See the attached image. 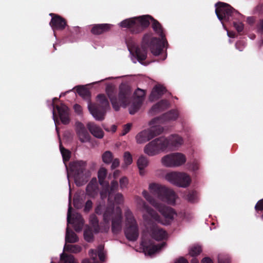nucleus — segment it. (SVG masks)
Listing matches in <instances>:
<instances>
[{
  "label": "nucleus",
  "instance_id": "obj_62",
  "mask_svg": "<svg viewBox=\"0 0 263 263\" xmlns=\"http://www.w3.org/2000/svg\"><path fill=\"white\" fill-rule=\"evenodd\" d=\"M52 114H53V120L54 121V123H55V126H57V121L55 120V117H54V110L52 111Z\"/></svg>",
  "mask_w": 263,
  "mask_h": 263
},
{
  "label": "nucleus",
  "instance_id": "obj_28",
  "mask_svg": "<svg viewBox=\"0 0 263 263\" xmlns=\"http://www.w3.org/2000/svg\"><path fill=\"white\" fill-rule=\"evenodd\" d=\"M111 25L109 24H101L95 25L92 29L91 32L95 34H100L109 29Z\"/></svg>",
  "mask_w": 263,
  "mask_h": 263
},
{
  "label": "nucleus",
  "instance_id": "obj_4",
  "mask_svg": "<svg viewBox=\"0 0 263 263\" xmlns=\"http://www.w3.org/2000/svg\"><path fill=\"white\" fill-rule=\"evenodd\" d=\"M95 212L98 215H103V223L99 226L96 216L94 214L91 215L89 217V222L95 232H108L110 228V222L111 230L114 233L117 234L121 231L122 215L121 209L119 206L115 207L114 205L105 206L100 203L97 205Z\"/></svg>",
  "mask_w": 263,
  "mask_h": 263
},
{
  "label": "nucleus",
  "instance_id": "obj_64",
  "mask_svg": "<svg viewBox=\"0 0 263 263\" xmlns=\"http://www.w3.org/2000/svg\"><path fill=\"white\" fill-rule=\"evenodd\" d=\"M258 8L260 7V9L263 8V4L258 6Z\"/></svg>",
  "mask_w": 263,
  "mask_h": 263
},
{
  "label": "nucleus",
  "instance_id": "obj_49",
  "mask_svg": "<svg viewBox=\"0 0 263 263\" xmlns=\"http://www.w3.org/2000/svg\"><path fill=\"white\" fill-rule=\"evenodd\" d=\"M218 263H230L229 259L228 257H224L221 255L218 257Z\"/></svg>",
  "mask_w": 263,
  "mask_h": 263
},
{
  "label": "nucleus",
  "instance_id": "obj_35",
  "mask_svg": "<svg viewBox=\"0 0 263 263\" xmlns=\"http://www.w3.org/2000/svg\"><path fill=\"white\" fill-rule=\"evenodd\" d=\"M202 249L200 246L195 245L190 248L189 253L191 256H195L199 255Z\"/></svg>",
  "mask_w": 263,
  "mask_h": 263
},
{
  "label": "nucleus",
  "instance_id": "obj_44",
  "mask_svg": "<svg viewBox=\"0 0 263 263\" xmlns=\"http://www.w3.org/2000/svg\"><path fill=\"white\" fill-rule=\"evenodd\" d=\"M73 204L77 209H81L83 206V202L79 198H74L73 200Z\"/></svg>",
  "mask_w": 263,
  "mask_h": 263
},
{
  "label": "nucleus",
  "instance_id": "obj_63",
  "mask_svg": "<svg viewBox=\"0 0 263 263\" xmlns=\"http://www.w3.org/2000/svg\"><path fill=\"white\" fill-rule=\"evenodd\" d=\"M110 78H106V79H102V80H100V81H99L93 82V84H96V83H99V82H100L103 81H104V80H106V79H110Z\"/></svg>",
  "mask_w": 263,
  "mask_h": 263
},
{
  "label": "nucleus",
  "instance_id": "obj_51",
  "mask_svg": "<svg viewBox=\"0 0 263 263\" xmlns=\"http://www.w3.org/2000/svg\"><path fill=\"white\" fill-rule=\"evenodd\" d=\"M236 48L239 51H242L245 46V43L242 41L237 42L236 44Z\"/></svg>",
  "mask_w": 263,
  "mask_h": 263
},
{
  "label": "nucleus",
  "instance_id": "obj_20",
  "mask_svg": "<svg viewBox=\"0 0 263 263\" xmlns=\"http://www.w3.org/2000/svg\"><path fill=\"white\" fill-rule=\"evenodd\" d=\"M86 195L91 198H95L99 193V186L96 178H93L87 185Z\"/></svg>",
  "mask_w": 263,
  "mask_h": 263
},
{
  "label": "nucleus",
  "instance_id": "obj_25",
  "mask_svg": "<svg viewBox=\"0 0 263 263\" xmlns=\"http://www.w3.org/2000/svg\"><path fill=\"white\" fill-rule=\"evenodd\" d=\"M161 120L159 121V122L155 123L154 124H151V121L149 122V125L151 126L149 129L151 134L153 136V137L160 135L163 132V128L160 125V124H163V123L161 122Z\"/></svg>",
  "mask_w": 263,
  "mask_h": 263
},
{
  "label": "nucleus",
  "instance_id": "obj_13",
  "mask_svg": "<svg viewBox=\"0 0 263 263\" xmlns=\"http://www.w3.org/2000/svg\"><path fill=\"white\" fill-rule=\"evenodd\" d=\"M71 206L69 202L67 217V224L68 225L69 223L72 224L73 226L75 231L79 232L82 229L84 224V220L81 215L78 213H74L71 216Z\"/></svg>",
  "mask_w": 263,
  "mask_h": 263
},
{
  "label": "nucleus",
  "instance_id": "obj_11",
  "mask_svg": "<svg viewBox=\"0 0 263 263\" xmlns=\"http://www.w3.org/2000/svg\"><path fill=\"white\" fill-rule=\"evenodd\" d=\"M186 160L185 156L181 153L166 155L161 159V163L166 167H178L184 164Z\"/></svg>",
  "mask_w": 263,
  "mask_h": 263
},
{
  "label": "nucleus",
  "instance_id": "obj_32",
  "mask_svg": "<svg viewBox=\"0 0 263 263\" xmlns=\"http://www.w3.org/2000/svg\"><path fill=\"white\" fill-rule=\"evenodd\" d=\"M60 260L63 263H78L73 256L62 253L60 255Z\"/></svg>",
  "mask_w": 263,
  "mask_h": 263
},
{
  "label": "nucleus",
  "instance_id": "obj_18",
  "mask_svg": "<svg viewBox=\"0 0 263 263\" xmlns=\"http://www.w3.org/2000/svg\"><path fill=\"white\" fill-rule=\"evenodd\" d=\"M178 117V112L177 110H172L160 117L156 118L151 121V124L159 122V121H161V122L165 123L167 121L175 120Z\"/></svg>",
  "mask_w": 263,
  "mask_h": 263
},
{
  "label": "nucleus",
  "instance_id": "obj_17",
  "mask_svg": "<svg viewBox=\"0 0 263 263\" xmlns=\"http://www.w3.org/2000/svg\"><path fill=\"white\" fill-rule=\"evenodd\" d=\"M76 132L80 141L82 143L87 142L90 140V136L84 125L80 122L76 123Z\"/></svg>",
  "mask_w": 263,
  "mask_h": 263
},
{
  "label": "nucleus",
  "instance_id": "obj_40",
  "mask_svg": "<svg viewBox=\"0 0 263 263\" xmlns=\"http://www.w3.org/2000/svg\"><path fill=\"white\" fill-rule=\"evenodd\" d=\"M112 159V153L109 151L105 152L102 155V160L103 161L106 163H110Z\"/></svg>",
  "mask_w": 263,
  "mask_h": 263
},
{
  "label": "nucleus",
  "instance_id": "obj_21",
  "mask_svg": "<svg viewBox=\"0 0 263 263\" xmlns=\"http://www.w3.org/2000/svg\"><path fill=\"white\" fill-rule=\"evenodd\" d=\"M57 109L61 122L64 124H68L69 121L68 107L64 104H61L60 106H57Z\"/></svg>",
  "mask_w": 263,
  "mask_h": 263
},
{
  "label": "nucleus",
  "instance_id": "obj_58",
  "mask_svg": "<svg viewBox=\"0 0 263 263\" xmlns=\"http://www.w3.org/2000/svg\"><path fill=\"white\" fill-rule=\"evenodd\" d=\"M255 20L253 17H248L247 19V22L249 24H252L254 23Z\"/></svg>",
  "mask_w": 263,
  "mask_h": 263
},
{
  "label": "nucleus",
  "instance_id": "obj_27",
  "mask_svg": "<svg viewBox=\"0 0 263 263\" xmlns=\"http://www.w3.org/2000/svg\"><path fill=\"white\" fill-rule=\"evenodd\" d=\"M148 164V160L146 157L141 156L138 159L137 165L139 169V173L141 176L144 175V168L147 166Z\"/></svg>",
  "mask_w": 263,
  "mask_h": 263
},
{
  "label": "nucleus",
  "instance_id": "obj_34",
  "mask_svg": "<svg viewBox=\"0 0 263 263\" xmlns=\"http://www.w3.org/2000/svg\"><path fill=\"white\" fill-rule=\"evenodd\" d=\"M107 170L103 167L101 168L98 171V177L99 183L101 185H104V179L106 177Z\"/></svg>",
  "mask_w": 263,
  "mask_h": 263
},
{
  "label": "nucleus",
  "instance_id": "obj_6",
  "mask_svg": "<svg viewBox=\"0 0 263 263\" xmlns=\"http://www.w3.org/2000/svg\"><path fill=\"white\" fill-rule=\"evenodd\" d=\"M69 171L73 175L78 185H81L86 182L91 174V171L86 168V162L82 160L71 162Z\"/></svg>",
  "mask_w": 263,
  "mask_h": 263
},
{
  "label": "nucleus",
  "instance_id": "obj_56",
  "mask_svg": "<svg viewBox=\"0 0 263 263\" xmlns=\"http://www.w3.org/2000/svg\"><path fill=\"white\" fill-rule=\"evenodd\" d=\"M175 263H189V262L185 258L181 257L177 260Z\"/></svg>",
  "mask_w": 263,
  "mask_h": 263
},
{
  "label": "nucleus",
  "instance_id": "obj_57",
  "mask_svg": "<svg viewBox=\"0 0 263 263\" xmlns=\"http://www.w3.org/2000/svg\"><path fill=\"white\" fill-rule=\"evenodd\" d=\"M105 130L107 131V132H109V131H111L112 133H114L116 132V129H117V126L115 125H112L111 126V129L110 130H109L108 128H104Z\"/></svg>",
  "mask_w": 263,
  "mask_h": 263
},
{
  "label": "nucleus",
  "instance_id": "obj_3",
  "mask_svg": "<svg viewBox=\"0 0 263 263\" xmlns=\"http://www.w3.org/2000/svg\"><path fill=\"white\" fill-rule=\"evenodd\" d=\"M106 92L115 110H118L120 106L124 108L129 106V112L130 115L135 114L139 109L145 95L144 90L138 88L135 91L134 98L130 104L132 90L130 87L125 83H122L120 85L118 98L116 96V87L112 84H108L106 85Z\"/></svg>",
  "mask_w": 263,
  "mask_h": 263
},
{
  "label": "nucleus",
  "instance_id": "obj_8",
  "mask_svg": "<svg viewBox=\"0 0 263 263\" xmlns=\"http://www.w3.org/2000/svg\"><path fill=\"white\" fill-rule=\"evenodd\" d=\"M164 178L171 184L179 187L186 188L192 182L190 175L183 172L171 171L166 173Z\"/></svg>",
  "mask_w": 263,
  "mask_h": 263
},
{
  "label": "nucleus",
  "instance_id": "obj_5",
  "mask_svg": "<svg viewBox=\"0 0 263 263\" xmlns=\"http://www.w3.org/2000/svg\"><path fill=\"white\" fill-rule=\"evenodd\" d=\"M148 190L161 201L171 205L176 203L178 196L172 189L159 183H151L148 185Z\"/></svg>",
  "mask_w": 263,
  "mask_h": 263
},
{
  "label": "nucleus",
  "instance_id": "obj_22",
  "mask_svg": "<svg viewBox=\"0 0 263 263\" xmlns=\"http://www.w3.org/2000/svg\"><path fill=\"white\" fill-rule=\"evenodd\" d=\"M87 128L90 133L97 138H102L104 136V133L102 129L95 123L89 122L87 124Z\"/></svg>",
  "mask_w": 263,
  "mask_h": 263
},
{
  "label": "nucleus",
  "instance_id": "obj_15",
  "mask_svg": "<svg viewBox=\"0 0 263 263\" xmlns=\"http://www.w3.org/2000/svg\"><path fill=\"white\" fill-rule=\"evenodd\" d=\"M166 143L167 152L179 147L183 142V139L178 135H172L168 137H164Z\"/></svg>",
  "mask_w": 263,
  "mask_h": 263
},
{
  "label": "nucleus",
  "instance_id": "obj_12",
  "mask_svg": "<svg viewBox=\"0 0 263 263\" xmlns=\"http://www.w3.org/2000/svg\"><path fill=\"white\" fill-rule=\"evenodd\" d=\"M215 7V13L220 21H230L235 14L238 13L231 6L224 3H217Z\"/></svg>",
  "mask_w": 263,
  "mask_h": 263
},
{
  "label": "nucleus",
  "instance_id": "obj_10",
  "mask_svg": "<svg viewBox=\"0 0 263 263\" xmlns=\"http://www.w3.org/2000/svg\"><path fill=\"white\" fill-rule=\"evenodd\" d=\"M144 152L149 156H154L161 153L167 152L164 137H160L150 141L144 146Z\"/></svg>",
  "mask_w": 263,
  "mask_h": 263
},
{
  "label": "nucleus",
  "instance_id": "obj_43",
  "mask_svg": "<svg viewBox=\"0 0 263 263\" xmlns=\"http://www.w3.org/2000/svg\"><path fill=\"white\" fill-rule=\"evenodd\" d=\"M120 187L121 189L123 190L127 187L128 184V179L125 177H121L119 180Z\"/></svg>",
  "mask_w": 263,
  "mask_h": 263
},
{
  "label": "nucleus",
  "instance_id": "obj_37",
  "mask_svg": "<svg viewBox=\"0 0 263 263\" xmlns=\"http://www.w3.org/2000/svg\"><path fill=\"white\" fill-rule=\"evenodd\" d=\"M60 149L61 151V153L62 155L63 160L64 162L65 163L66 161H67L69 160L70 156V152L65 149L61 144L60 145Z\"/></svg>",
  "mask_w": 263,
  "mask_h": 263
},
{
  "label": "nucleus",
  "instance_id": "obj_45",
  "mask_svg": "<svg viewBox=\"0 0 263 263\" xmlns=\"http://www.w3.org/2000/svg\"><path fill=\"white\" fill-rule=\"evenodd\" d=\"M257 31L261 34H263V19L260 20L256 25Z\"/></svg>",
  "mask_w": 263,
  "mask_h": 263
},
{
  "label": "nucleus",
  "instance_id": "obj_1",
  "mask_svg": "<svg viewBox=\"0 0 263 263\" xmlns=\"http://www.w3.org/2000/svg\"><path fill=\"white\" fill-rule=\"evenodd\" d=\"M150 20L153 30L160 36L161 40L153 37L152 33H147L143 36L141 47L130 45L129 43L127 42L128 50L132 55V60L134 63L138 61L143 64V61L147 57L148 48L155 55L161 53L165 44H167L163 29L157 21L148 15L126 19L120 23L121 27L128 28L133 33H137L149 25Z\"/></svg>",
  "mask_w": 263,
  "mask_h": 263
},
{
  "label": "nucleus",
  "instance_id": "obj_2",
  "mask_svg": "<svg viewBox=\"0 0 263 263\" xmlns=\"http://www.w3.org/2000/svg\"><path fill=\"white\" fill-rule=\"evenodd\" d=\"M142 195L147 202L161 214L164 218V220H162L156 211L141 197L136 196L135 202L137 207L142 213L145 227L148 231H149L153 239L157 241L164 239L166 237L165 231L158 227L156 223L164 225L169 224L176 216V212L172 208L168 207L158 201L147 191H143Z\"/></svg>",
  "mask_w": 263,
  "mask_h": 263
},
{
  "label": "nucleus",
  "instance_id": "obj_23",
  "mask_svg": "<svg viewBox=\"0 0 263 263\" xmlns=\"http://www.w3.org/2000/svg\"><path fill=\"white\" fill-rule=\"evenodd\" d=\"M153 138L149 129L143 130L138 134L136 137L137 143L141 144Z\"/></svg>",
  "mask_w": 263,
  "mask_h": 263
},
{
  "label": "nucleus",
  "instance_id": "obj_59",
  "mask_svg": "<svg viewBox=\"0 0 263 263\" xmlns=\"http://www.w3.org/2000/svg\"><path fill=\"white\" fill-rule=\"evenodd\" d=\"M227 35L230 37H235V33L232 32H229L227 31Z\"/></svg>",
  "mask_w": 263,
  "mask_h": 263
},
{
  "label": "nucleus",
  "instance_id": "obj_54",
  "mask_svg": "<svg viewBox=\"0 0 263 263\" xmlns=\"http://www.w3.org/2000/svg\"><path fill=\"white\" fill-rule=\"evenodd\" d=\"M119 160L118 159H115L113 160L111 164L112 168H115L119 165Z\"/></svg>",
  "mask_w": 263,
  "mask_h": 263
},
{
  "label": "nucleus",
  "instance_id": "obj_30",
  "mask_svg": "<svg viewBox=\"0 0 263 263\" xmlns=\"http://www.w3.org/2000/svg\"><path fill=\"white\" fill-rule=\"evenodd\" d=\"M82 247L77 245H67L65 244L64 247V251H67L72 253H78L81 252Z\"/></svg>",
  "mask_w": 263,
  "mask_h": 263
},
{
  "label": "nucleus",
  "instance_id": "obj_42",
  "mask_svg": "<svg viewBox=\"0 0 263 263\" xmlns=\"http://www.w3.org/2000/svg\"><path fill=\"white\" fill-rule=\"evenodd\" d=\"M103 247L101 245L99 246L97 249L94 250V252H96L97 256H98L101 261H104L105 258V255L103 252Z\"/></svg>",
  "mask_w": 263,
  "mask_h": 263
},
{
  "label": "nucleus",
  "instance_id": "obj_14",
  "mask_svg": "<svg viewBox=\"0 0 263 263\" xmlns=\"http://www.w3.org/2000/svg\"><path fill=\"white\" fill-rule=\"evenodd\" d=\"M165 243L163 242L158 245H155L152 240H147L143 238L141 246L143 247V251L145 255H152L154 253L160 251L164 246Z\"/></svg>",
  "mask_w": 263,
  "mask_h": 263
},
{
  "label": "nucleus",
  "instance_id": "obj_29",
  "mask_svg": "<svg viewBox=\"0 0 263 263\" xmlns=\"http://www.w3.org/2000/svg\"><path fill=\"white\" fill-rule=\"evenodd\" d=\"M78 237L77 235L71 230L69 229L68 226L67 227L66 235H65V242L66 243H74L78 241Z\"/></svg>",
  "mask_w": 263,
  "mask_h": 263
},
{
  "label": "nucleus",
  "instance_id": "obj_26",
  "mask_svg": "<svg viewBox=\"0 0 263 263\" xmlns=\"http://www.w3.org/2000/svg\"><path fill=\"white\" fill-rule=\"evenodd\" d=\"M169 103L166 100H162L154 105L150 112L153 114L158 113L168 107Z\"/></svg>",
  "mask_w": 263,
  "mask_h": 263
},
{
  "label": "nucleus",
  "instance_id": "obj_48",
  "mask_svg": "<svg viewBox=\"0 0 263 263\" xmlns=\"http://www.w3.org/2000/svg\"><path fill=\"white\" fill-rule=\"evenodd\" d=\"M132 124L131 123H128L124 125L122 133L121 134V135L124 136L126 135L127 133L129 132L130 130L131 127H132Z\"/></svg>",
  "mask_w": 263,
  "mask_h": 263
},
{
  "label": "nucleus",
  "instance_id": "obj_60",
  "mask_svg": "<svg viewBox=\"0 0 263 263\" xmlns=\"http://www.w3.org/2000/svg\"><path fill=\"white\" fill-rule=\"evenodd\" d=\"M119 171H116L114 172L113 176L115 178L117 177V176L119 175Z\"/></svg>",
  "mask_w": 263,
  "mask_h": 263
},
{
  "label": "nucleus",
  "instance_id": "obj_47",
  "mask_svg": "<svg viewBox=\"0 0 263 263\" xmlns=\"http://www.w3.org/2000/svg\"><path fill=\"white\" fill-rule=\"evenodd\" d=\"M234 26L238 32H241L243 29V24L241 22L234 23Z\"/></svg>",
  "mask_w": 263,
  "mask_h": 263
},
{
  "label": "nucleus",
  "instance_id": "obj_50",
  "mask_svg": "<svg viewBox=\"0 0 263 263\" xmlns=\"http://www.w3.org/2000/svg\"><path fill=\"white\" fill-rule=\"evenodd\" d=\"M255 209L256 211L257 210H263V199L259 200L256 203Z\"/></svg>",
  "mask_w": 263,
  "mask_h": 263
},
{
  "label": "nucleus",
  "instance_id": "obj_46",
  "mask_svg": "<svg viewBox=\"0 0 263 263\" xmlns=\"http://www.w3.org/2000/svg\"><path fill=\"white\" fill-rule=\"evenodd\" d=\"M92 206V202L90 200H88L85 204L84 211L85 212H88Z\"/></svg>",
  "mask_w": 263,
  "mask_h": 263
},
{
  "label": "nucleus",
  "instance_id": "obj_31",
  "mask_svg": "<svg viewBox=\"0 0 263 263\" xmlns=\"http://www.w3.org/2000/svg\"><path fill=\"white\" fill-rule=\"evenodd\" d=\"M77 93L83 98L86 100H89L90 98L89 91L84 86H78L77 88Z\"/></svg>",
  "mask_w": 263,
  "mask_h": 263
},
{
  "label": "nucleus",
  "instance_id": "obj_19",
  "mask_svg": "<svg viewBox=\"0 0 263 263\" xmlns=\"http://www.w3.org/2000/svg\"><path fill=\"white\" fill-rule=\"evenodd\" d=\"M50 15L51 16H54L52 17L51 22H50V25L53 31H54V30H63L64 29L66 23L64 18L58 15L52 13H50Z\"/></svg>",
  "mask_w": 263,
  "mask_h": 263
},
{
  "label": "nucleus",
  "instance_id": "obj_16",
  "mask_svg": "<svg viewBox=\"0 0 263 263\" xmlns=\"http://www.w3.org/2000/svg\"><path fill=\"white\" fill-rule=\"evenodd\" d=\"M119 187V184L117 181L112 180L110 183V185L109 186V184L107 183L106 184V188L104 190H103L100 192V196L102 200H104L105 198L108 196V200L109 205H114V204H111L112 202V194L118 190Z\"/></svg>",
  "mask_w": 263,
  "mask_h": 263
},
{
  "label": "nucleus",
  "instance_id": "obj_9",
  "mask_svg": "<svg viewBox=\"0 0 263 263\" xmlns=\"http://www.w3.org/2000/svg\"><path fill=\"white\" fill-rule=\"evenodd\" d=\"M125 234L127 239L135 241L139 236L138 224L132 212L127 209L125 212Z\"/></svg>",
  "mask_w": 263,
  "mask_h": 263
},
{
  "label": "nucleus",
  "instance_id": "obj_24",
  "mask_svg": "<svg viewBox=\"0 0 263 263\" xmlns=\"http://www.w3.org/2000/svg\"><path fill=\"white\" fill-rule=\"evenodd\" d=\"M165 91V89L164 87L160 85H156L153 88L151 94L149 96V100L151 101H154L162 96V95Z\"/></svg>",
  "mask_w": 263,
  "mask_h": 263
},
{
  "label": "nucleus",
  "instance_id": "obj_41",
  "mask_svg": "<svg viewBox=\"0 0 263 263\" xmlns=\"http://www.w3.org/2000/svg\"><path fill=\"white\" fill-rule=\"evenodd\" d=\"M114 202L117 204H122L124 202L123 195L120 193H117L114 195Z\"/></svg>",
  "mask_w": 263,
  "mask_h": 263
},
{
  "label": "nucleus",
  "instance_id": "obj_55",
  "mask_svg": "<svg viewBox=\"0 0 263 263\" xmlns=\"http://www.w3.org/2000/svg\"><path fill=\"white\" fill-rule=\"evenodd\" d=\"M201 263H213L212 259L208 257L203 258L201 260Z\"/></svg>",
  "mask_w": 263,
  "mask_h": 263
},
{
  "label": "nucleus",
  "instance_id": "obj_7",
  "mask_svg": "<svg viewBox=\"0 0 263 263\" xmlns=\"http://www.w3.org/2000/svg\"><path fill=\"white\" fill-rule=\"evenodd\" d=\"M98 104H91L88 102V108L93 117L98 121H102L107 110L109 109V103L104 95H99L97 96Z\"/></svg>",
  "mask_w": 263,
  "mask_h": 263
},
{
  "label": "nucleus",
  "instance_id": "obj_61",
  "mask_svg": "<svg viewBox=\"0 0 263 263\" xmlns=\"http://www.w3.org/2000/svg\"><path fill=\"white\" fill-rule=\"evenodd\" d=\"M191 263H199V261L196 258H193Z\"/></svg>",
  "mask_w": 263,
  "mask_h": 263
},
{
  "label": "nucleus",
  "instance_id": "obj_39",
  "mask_svg": "<svg viewBox=\"0 0 263 263\" xmlns=\"http://www.w3.org/2000/svg\"><path fill=\"white\" fill-rule=\"evenodd\" d=\"M124 164L123 166V167H126L128 165H130V164H132V163L133 162V159H132V155H130V154L129 152H126L124 153Z\"/></svg>",
  "mask_w": 263,
  "mask_h": 263
},
{
  "label": "nucleus",
  "instance_id": "obj_33",
  "mask_svg": "<svg viewBox=\"0 0 263 263\" xmlns=\"http://www.w3.org/2000/svg\"><path fill=\"white\" fill-rule=\"evenodd\" d=\"M89 255L90 257V260L88 259H84L82 260V263H100L97 260V254L96 252H94L93 249H91L89 251Z\"/></svg>",
  "mask_w": 263,
  "mask_h": 263
},
{
  "label": "nucleus",
  "instance_id": "obj_38",
  "mask_svg": "<svg viewBox=\"0 0 263 263\" xmlns=\"http://www.w3.org/2000/svg\"><path fill=\"white\" fill-rule=\"evenodd\" d=\"M84 237L86 241L90 242L93 240V234L89 228H86L84 232Z\"/></svg>",
  "mask_w": 263,
  "mask_h": 263
},
{
  "label": "nucleus",
  "instance_id": "obj_52",
  "mask_svg": "<svg viewBox=\"0 0 263 263\" xmlns=\"http://www.w3.org/2000/svg\"><path fill=\"white\" fill-rule=\"evenodd\" d=\"M190 168L194 171H195L198 169V164L196 161L193 162L190 165Z\"/></svg>",
  "mask_w": 263,
  "mask_h": 263
},
{
  "label": "nucleus",
  "instance_id": "obj_53",
  "mask_svg": "<svg viewBox=\"0 0 263 263\" xmlns=\"http://www.w3.org/2000/svg\"><path fill=\"white\" fill-rule=\"evenodd\" d=\"M75 111L79 115L82 113V109L80 105L78 104H75L73 106Z\"/></svg>",
  "mask_w": 263,
  "mask_h": 263
},
{
  "label": "nucleus",
  "instance_id": "obj_36",
  "mask_svg": "<svg viewBox=\"0 0 263 263\" xmlns=\"http://www.w3.org/2000/svg\"><path fill=\"white\" fill-rule=\"evenodd\" d=\"M185 199L189 202H194L197 200L198 195L196 191H190L185 197Z\"/></svg>",
  "mask_w": 263,
  "mask_h": 263
}]
</instances>
